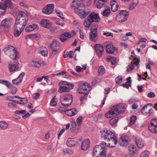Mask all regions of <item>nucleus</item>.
Returning a JSON list of instances; mask_svg holds the SVG:
<instances>
[{"label": "nucleus", "mask_w": 157, "mask_h": 157, "mask_svg": "<svg viewBox=\"0 0 157 157\" xmlns=\"http://www.w3.org/2000/svg\"><path fill=\"white\" fill-rule=\"evenodd\" d=\"M101 136L104 140L109 143L107 146L108 147L113 148L117 143V138L115 134L109 130L104 129L101 132Z\"/></svg>", "instance_id": "1"}, {"label": "nucleus", "mask_w": 157, "mask_h": 157, "mask_svg": "<svg viewBox=\"0 0 157 157\" xmlns=\"http://www.w3.org/2000/svg\"><path fill=\"white\" fill-rule=\"evenodd\" d=\"M71 9L74 10L75 13L80 16L82 19L86 17L89 12L85 11V5L83 3L78 4L75 3V0H73L71 5Z\"/></svg>", "instance_id": "2"}, {"label": "nucleus", "mask_w": 157, "mask_h": 157, "mask_svg": "<svg viewBox=\"0 0 157 157\" xmlns=\"http://www.w3.org/2000/svg\"><path fill=\"white\" fill-rule=\"evenodd\" d=\"M60 101L63 106L68 107L71 105L72 102L73 96L70 94H66L61 97Z\"/></svg>", "instance_id": "3"}, {"label": "nucleus", "mask_w": 157, "mask_h": 157, "mask_svg": "<svg viewBox=\"0 0 157 157\" xmlns=\"http://www.w3.org/2000/svg\"><path fill=\"white\" fill-rule=\"evenodd\" d=\"M28 19L27 15L25 12L20 11L16 18L15 22L25 26Z\"/></svg>", "instance_id": "4"}, {"label": "nucleus", "mask_w": 157, "mask_h": 157, "mask_svg": "<svg viewBox=\"0 0 157 157\" xmlns=\"http://www.w3.org/2000/svg\"><path fill=\"white\" fill-rule=\"evenodd\" d=\"M128 14V12L126 10H121L117 15L116 19L120 22H123L127 20Z\"/></svg>", "instance_id": "5"}, {"label": "nucleus", "mask_w": 157, "mask_h": 157, "mask_svg": "<svg viewBox=\"0 0 157 157\" xmlns=\"http://www.w3.org/2000/svg\"><path fill=\"white\" fill-rule=\"evenodd\" d=\"M90 85L88 83L81 84L78 89V93L80 94H87L90 90Z\"/></svg>", "instance_id": "6"}, {"label": "nucleus", "mask_w": 157, "mask_h": 157, "mask_svg": "<svg viewBox=\"0 0 157 157\" xmlns=\"http://www.w3.org/2000/svg\"><path fill=\"white\" fill-rule=\"evenodd\" d=\"M112 109L113 110L116 116L120 113H123L125 110L124 105L123 103H120L116 105L113 106Z\"/></svg>", "instance_id": "7"}, {"label": "nucleus", "mask_w": 157, "mask_h": 157, "mask_svg": "<svg viewBox=\"0 0 157 157\" xmlns=\"http://www.w3.org/2000/svg\"><path fill=\"white\" fill-rule=\"evenodd\" d=\"M12 23V19L6 18L2 21L0 25L4 30L8 31L10 29Z\"/></svg>", "instance_id": "8"}, {"label": "nucleus", "mask_w": 157, "mask_h": 157, "mask_svg": "<svg viewBox=\"0 0 157 157\" xmlns=\"http://www.w3.org/2000/svg\"><path fill=\"white\" fill-rule=\"evenodd\" d=\"M52 51V54L55 55L57 54L60 48V43L56 40H53L50 45Z\"/></svg>", "instance_id": "9"}, {"label": "nucleus", "mask_w": 157, "mask_h": 157, "mask_svg": "<svg viewBox=\"0 0 157 157\" xmlns=\"http://www.w3.org/2000/svg\"><path fill=\"white\" fill-rule=\"evenodd\" d=\"M130 141V139L128 136H121L120 138L119 143L121 146H126L128 145Z\"/></svg>", "instance_id": "10"}, {"label": "nucleus", "mask_w": 157, "mask_h": 157, "mask_svg": "<svg viewBox=\"0 0 157 157\" xmlns=\"http://www.w3.org/2000/svg\"><path fill=\"white\" fill-rule=\"evenodd\" d=\"M54 5L53 4H48L42 10V12L46 14H49L53 12Z\"/></svg>", "instance_id": "11"}, {"label": "nucleus", "mask_w": 157, "mask_h": 157, "mask_svg": "<svg viewBox=\"0 0 157 157\" xmlns=\"http://www.w3.org/2000/svg\"><path fill=\"white\" fill-rule=\"evenodd\" d=\"M97 29L96 28H93L90 33V39L94 42L96 41L98 39L97 34Z\"/></svg>", "instance_id": "12"}, {"label": "nucleus", "mask_w": 157, "mask_h": 157, "mask_svg": "<svg viewBox=\"0 0 157 157\" xmlns=\"http://www.w3.org/2000/svg\"><path fill=\"white\" fill-rule=\"evenodd\" d=\"M96 53L99 57L101 56L102 54L104 51L103 46L100 44H96L94 46Z\"/></svg>", "instance_id": "13"}, {"label": "nucleus", "mask_w": 157, "mask_h": 157, "mask_svg": "<svg viewBox=\"0 0 157 157\" xmlns=\"http://www.w3.org/2000/svg\"><path fill=\"white\" fill-rule=\"evenodd\" d=\"M92 22H98L100 20V18L98 13H91L88 17Z\"/></svg>", "instance_id": "14"}, {"label": "nucleus", "mask_w": 157, "mask_h": 157, "mask_svg": "<svg viewBox=\"0 0 157 157\" xmlns=\"http://www.w3.org/2000/svg\"><path fill=\"white\" fill-rule=\"evenodd\" d=\"M106 52L109 54H112L115 52H117V49L115 48L112 44L107 45L106 48Z\"/></svg>", "instance_id": "15"}, {"label": "nucleus", "mask_w": 157, "mask_h": 157, "mask_svg": "<svg viewBox=\"0 0 157 157\" xmlns=\"http://www.w3.org/2000/svg\"><path fill=\"white\" fill-rule=\"evenodd\" d=\"M0 3L2 5L3 7L2 8L5 10V12L7 7H9L10 9L13 8L12 3L10 0H6L4 4L2 2H0Z\"/></svg>", "instance_id": "16"}, {"label": "nucleus", "mask_w": 157, "mask_h": 157, "mask_svg": "<svg viewBox=\"0 0 157 157\" xmlns=\"http://www.w3.org/2000/svg\"><path fill=\"white\" fill-rule=\"evenodd\" d=\"M90 142L89 140H85L81 144V148L83 151L86 150L90 146Z\"/></svg>", "instance_id": "17"}, {"label": "nucleus", "mask_w": 157, "mask_h": 157, "mask_svg": "<svg viewBox=\"0 0 157 157\" xmlns=\"http://www.w3.org/2000/svg\"><path fill=\"white\" fill-rule=\"evenodd\" d=\"M38 29V26L37 24H32L26 27L25 30L27 32L29 33L35 30H37Z\"/></svg>", "instance_id": "18"}, {"label": "nucleus", "mask_w": 157, "mask_h": 157, "mask_svg": "<svg viewBox=\"0 0 157 157\" xmlns=\"http://www.w3.org/2000/svg\"><path fill=\"white\" fill-rule=\"evenodd\" d=\"M24 75V72H22L17 78L13 79L12 80L13 83L15 85H18V84L22 82V79Z\"/></svg>", "instance_id": "19"}, {"label": "nucleus", "mask_w": 157, "mask_h": 157, "mask_svg": "<svg viewBox=\"0 0 157 157\" xmlns=\"http://www.w3.org/2000/svg\"><path fill=\"white\" fill-rule=\"evenodd\" d=\"M65 113L69 116L75 115L78 112V111L75 108H72L65 111Z\"/></svg>", "instance_id": "20"}, {"label": "nucleus", "mask_w": 157, "mask_h": 157, "mask_svg": "<svg viewBox=\"0 0 157 157\" xmlns=\"http://www.w3.org/2000/svg\"><path fill=\"white\" fill-rule=\"evenodd\" d=\"M18 63L17 62L15 64L10 63L9 64L8 68L10 72H13L18 69Z\"/></svg>", "instance_id": "21"}, {"label": "nucleus", "mask_w": 157, "mask_h": 157, "mask_svg": "<svg viewBox=\"0 0 157 157\" xmlns=\"http://www.w3.org/2000/svg\"><path fill=\"white\" fill-rule=\"evenodd\" d=\"M40 23L43 27L46 28H49L51 26V24L50 23V21L48 20L43 19L41 21Z\"/></svg>", "instance_id": "22"}, {"label": "nucleus", "mask_w": 157, "mask_h": 157, "mask_svg": "<svg viewBox=\"0 0 157 157\" xmlns=\"http://www.w3.org/2000/svg\"><path fill=\"white\" fill-rule=\"evenodd\" d=\"M72 36H73L71 35L69 33H65L60 36V39L62 42H64L67 39V38H70Z\"/></svg>", "instance_id": "23"}, {"label": "nucleus", "mask_w": 157, "mask_h": 157, "mask_svg": "<svg viewBox=\"0 0 157 157\" xmlns=\"http://www.w3.org/2000/svg\"><path fill=\"white\" fill-rule=\"evenodd\" d=\"M149 105L151 106L152 105L151 103L148 104L144 106L141 109V111L142 114L146 115V116L148 115V111L149 108L148 107V106Z\"/></svg>", "instance_id": "24"}, {"label": "nucleus", "mask_w": 157, "mask_h": 157, "mask_svg": "<svg viewBox=\"0 0 157 157\" xmlns=\"http://www.w3.org/2000/svg\"><path fill=\"white\" fill-rule=\"evenodd\" d=\"M136 143L139 148H141L144 147V141L141 138L138 137H136Z\"/></svg>", "instance_id": "25"}, {"label": "nucleus", "mask_w": 157, "mask_h": 157, "mask_svg": "<svg viewBox=\"0 0 157 157\" xmlns=\"http://www.w3.org/2000/svg\"><path fill=\"white\" fill-rule=\"evenodd\" d=\"M60 87L59 89V92L62 93L64 92H69L70 90L72 88H71L70 86H59Z\"/></svg>", "instance_id": "26"}, {"label": "nucleus", "mask_w": 157, "mask_h": 157, "mask_svg": "<svg viewBox=\"0 0 157 157\" xmlns=\"http://www.w3.org/2000/svg\"><path fill=\"white\" fill-rule=\"evenodd\" d=\"M14 48H15L11 45H8L4 48V51L8 54L10 53L11 52L13 53V50H14Z\"/></svg>", "instance_id": "27"}, {"label": "nucleus", "mask_w": 157, "mask_h": 157, "mask_svg": "<svg viewBox=\"0 0 157 157\" xmlns=\"http://www.w3.org/2000/svg\"><path fill=\"white\" fill-rule=\"evenodd\" d=\"M29 66L30 67H33L39 68L40 67V63L39 61H37L35 60H33L29 64Z\"/></svg>", "instance_id": "28"}, {"label": "nucleus", "mask_w": 157, "mask_h": 157, "mask_svg": "<svg viewBox=\"0 0 157 157\" xmlns=\"http://www.w3.org/2000/svg\"><path fill=\"white\" fill-rule=\"evenodd\" d=\"M75 141L73 139L71 138H68L66 142L67 146L70 147L75 146Z\"/></svg>", "instance_id": "29"}, {"label": "nucleus", "mask_w": 157, "mask_h": 157, "mask_svg": "<svg viewBox=\"0 0 157 157\" xmlns=\"http://www.w3.org/2000/svg\"><path fill=\"white\" fill-rule=\"evenodd\" d=\"M92 22L90 19L88 18L87 17V18L85 20L83 24L85 29H86V28H89L90 27Z\"/></svg>", "instance_id": "30"}, {"label": "nucleus", "mask_w": 157, "mask_h": 157, "mask_svg": "<svg viewBox=\"0 0 157 157\" xmlns=\"http://www.w3.org/2000/svg\"><path fill=\"white\" fill-rule=\"evenodd\" d=\"M13 51L14 53L11 52L9 54V56L12 59L16 60L18 58V54L17 51L15 50V48H14V50Z\"/></svg>", "instance_id": "31"}, {"label": "nucleus", "mask_w": 157, "mask_h": 157, "mask_svg": "<svg viewBox=\"0 0 157 157\" xmlns=\"http://www.w3.org/2000/svg\"><path fill=\"white\" fill-rule=\"evenodd\" d=\"M59 86H70L71 88H73L74 85L72 83H70L66 81H61L59 84Z\"/></svg>", "instance_id": "32"}, {"label": "nucleus", "mask_w": 157, "mask_h": 157, "mask_svg": "<svg viewBox=\"0 0 157 157\" xmlns=\"http://www.w3.org/2000/svg\"><path fill=\"white\" fill-rule=\"evenodd\" d=\"M96 7L98 9H101L107 2V0H97Z\"/></svg>", "instance_id": "33"}, {"label": "nucleus", "mask_w": 157, "mask_h": 157, "mask_svg": "<svg viewBox=\"0 0 157 157\" xmlns=\"http://www.w3.org/2000/svg\"><path fill=\"white\" fill-rule=\"evenodd\" d=\"M105 117L107 118H110L112 117L116 116L113 110H110L105 114Z\"/></svg>", "instance_id": "34"}, {"label": "nucleus", "mask_w": 157, "mask_h": 157, "mask_svg": "<svg viewBox=\"0 0 157 157\" xmlns=\"http://www.w3.org/2000/svg\"><path fill=\"white\" fill-rule=\"evenodd\" d=\"M8 124L6 121H3L0 122V129H5L8 128Z\"/></svg>", "instance_id": "35"}, {"label": "nucleus", "mask_w": 157, "mask_h": 157, "mask_svg": "<svg viewBox=\"0 0 157 157\" xmlns=\"http://www.w3.org/2000/svg\"><path fill=\"white\" fill-rule=\"evenodd\" d=\"M19 27L18 26H14V29L13 32L14 35L15 37H18L21 34V33L22 32L23 30H20L17 29V27Z\"/></svg>", "instance_id": "36"}, {"label": "nucleus", "mask_w": 157, "mask_h": 157, "mask_svg": "<svg viewBox=\"0 0 157 157\" xmlns=\"http://www.w3.org/2000/svg\"><path fill=\"white\" fill-rule=\"evenodd\" d=\"M110 13V11L109 8L106 7L105 9L102 12L101 14L103 16L108 17Z\"/></svg>", "instance_id": "37"}, {"label": "nucleus", "mask_w": 157, "mask_h": 157, "mask_svg": "<svg viewBox=\"0 0 157 157\" xmlns=\"http://www.w3.org/2000/svg\"><path fill=\"white\" fill-rule=\"evenodd\" d=\"M101 150L100 147L99 146V145L95 146L94 147L93 151V156L95 157V156H96L97 155V152L98 151L100 152V151Z\"/></svg>", "instance_id": "38"}, {"label": "nucleus", "mask_w": 157, "mask_h": 157, "mask_svg": "<svg viewBox=\"0 0 157 157\" xmlns=\"http://www.w3.org/2000/svg\"><path fill=\"white\" fill-rule=\"evenodd\" d=\"M149 131L153 133H156L157 132V127L155 126L152 125L150 124L149 126Z\"/></svg>", "instance_id": "39"}, {"label": "nucleus", "mask_w": 157, "mask_h": 157, "mask_svg": "<svg viewBox=\"0 0 157 157\" xmlns=\"http://www.w3.org/2000/svg\"><path fill=\"white\" fill-rule=\"evenodd\" d=\"M99 154L98 155L95 156L94 157H106V153L105 150L104 149L101 150V151H100ZM106 157H113L111 156Z\"/></svg>", "instance_id": "40"}, {"label": "nucleus", "mask_w": 157, "mask_h": 157, "mask_svg": "<svg viewBox=\"0 0 157 157\" xmlns=\"http://www.w3.org/2000/svg\"><path fill=\"white\" fill-rule=\"evenodd\" d=\"M82 67H81L79 66H77L75 68L76 71L78 72H81L83 70H85L86 68V65L84 64L82 66Z\"/></svg>", "instance_id": "41"}, {"label": "nucleus", "mask_w": 157, "mask_h": 157, "mask_svg": "<svg viewBox=\"0 0 157 157\" xmlns=\"http://www.w3.org/2000/svg\"><path fill=\"white\" fill-rule=\"evenodd\" d=\"M106 60L107 62L111 61L112 65H114L116 63V59L114 57L109 56L106 58Z\"/></svg>", "instance_id": "42"}, {"label": "nucleus", "mask_w": 157, "mask_h": 157, "mask_svg": "<svg viewBox=\"0 0 157 157\" xmlns=\"http://www.w3.org/2000/svg\"><path fill=\"white\" fill-rule=\"evenodd\" d=\"M0 83L3 84L9 88H10V86H11V84L9 82L4 80H0Z\"/></svg>", "instance_id": "43"}, {"label": "nucleus", "mask_w": 157, "mask_h": 157, "mask_svg": "<svg viewBox=\"0 0 157 157\" xmlns=\"http://www.w3.org/2000/svg\"><path fill=\"white\" fill-rule=\"evenodd\" d=\"M128 150L130 154H134L136 151V148L133 145H131L128 147Z\"/></svg>", "instance_id": "44"}, {"label": "nucleus", "mask_w": 157, "mask_h": 157, "mask_svg": "<svg viewBox=\"0 0 157 157\" xmlns=\"http://www.w3.org/2000/svg\"><path fill=\"white\" fill-rule=\"evenodd\" d=\"M136 119V117L135 116H132L130 119V122L129 124L130 126H132L134 124Z\"/></svg>", "instance_id": "45"}, {"label": "nucleus", "mask_w": 157, "mask_h": 157, "mask_svg": "<svg viewBox=\"0 0 157 157\" xmlns=\"http://www.w3.org/2000/svg\"><path fill=\"white\" fill-rule=\"evenodd\" d=\"M41 54L44 56H45L47 55L48 51L47 49L45 47L43 48L40 51Z\"/></svg>", "instance_id": "46"}, {"label": "nucleus", "mask_w": 157, "mask_h": 157, "mask_svg": "<svg viewBox=\"0 0 157 157\" xmlns=\"http://www.w3.org/2000/svg\"><path fill=\"white\" fill-rule=\"evenodd\" d=\"M118 120L117 118H112L109 121V123L112 126H114L116 124Z\"/></svg>", "instance_id": "47"}, {"label": "nucleus", "mask_w": 157, "mask_h": 157, "mask_svg": "<svg viewBox=\"0 0 157 157\" xmlns=\"http://www.w3.org/2000/svg\"><path fill=\"white\" fill-rule=\"evenodd\" d=\"M138 4V2L136 1L135 2H133L132 3L129 7V9L130 10H133L135 7L137 6Z\"/></svg>", "instance_id": "48"}, {"label": "nucleus", "mask_w": 157, "mask_h": 157, "mask_svg": "<svg viewBox=\"0 0 157 157\" xmlns=\"http://www.w3.org/2000/svg\"><path fill=\"white\" fill-rule=\"evenodd\" d=\"M7 105L9 108L13 109L17 107L16 105L13 102H9L8 103Z\"/></svg>", "instance_id": "49"}, {"label": "nucleus", "mask_w": 157, "mask_h": 157, "mask_svg": "<svg viewBox=\"0 0 157 157\" xmlns=\"http://www.w3.org/2000/svg\"><path fill=\"white\" fill-rule=\"evenodd\" d=\"M118 7V5L117 3H116L114 5L111 6V10L113 12H116L117 10Z\"/></svg>", "instance_id": "50"}, {"label": "nucleus", "mask_w": 157, "mask_h": 157, "mask_svg": "<svg viewBox=\"0 0 157 157\" xmlns=\"http://www.w3.org/2000/svg\"><path fill=\"white\" fill-rule=\"evenodd\" d=\"M10 89L11 93L12 94H16L17 91V89L14 86H12L11 85V86H10Z\"/></svg>", "instance_id": "51"}, {"label": "nucleus", "mask_w": 157, "mask_h": 157, "mask_svg": "<svg viewBox=\"0 0 157 157\" xmlns=\"http://www.w3.org/2000/svg\"><path fill=\"white\" fill-rule=\"evenodd\" d=\"M105 70L104 67L102 66L99 67L98 69V73L101 75H103L105 73Z\"/></svg>", "instance_id": "52"}, {"label": "nucleus", "mask_w": 157, "mask_h": 157, "mask_svg": "<svg viewBox=\"0 0 157 157\" xmlns=\"http://www.w3.org/2000/svg\"><path fill=\"white\" fill-rule=\"evenodd\" d=\"M82 117L81 116H80L76 120V123L78 125V126H79L81 124L82 122Z\"/></svg>", "instance_id": "53"}, {"label": "nucleus", "mask_w": 157, "mask_h": 157, "mask_svg": "<svg viewBox=\"0 0 157 157\" xmlns=\"http://www.w3.org/2000/svg\"><path fill=\"white\" fill-rule=\"evenodd\" d=\"M107 144H106V143L104 142H102L100 144V145H99L101 149H104V150H105V147H107Z\"/></svg>", "instance_id": "54"}, {"label": "nucleus", "mask_w": 157, "mask_h": 157, "mask_svg": "<svg viewBox=\"0 0 157 157\" xmlns=\"http://www.w3.org/2000/svg\"><path fill=\"white\" fill-rule=\"evenodd\" d=\"M18 26V27H17V29L20 30H23L25 26L15 22V25L14 26Z\"/></svg>", "instance_id": "55"}, {"label": "nucleus", "mask_w": 157, "mask_h": 157, "mask_svg": "<svg viewBox=\"0 0 157 157\" xmlns=\"http://www.w3.org/2000/svg\"><path fill=\"white\" fill-rule=\"evenodd\" d=\"M134 63L131 62L130 64L128 66L127 71H131L134 69Z\"/></svg>", "instance_id": "56"}, {"label": "nucleus", "mask_w": 157, "mask_h": 157, "mask_svg": "<svg viewBox=\"0 0 157 157\" xmlns=\"http://www.w3.org/2000/svg\"><path fill=\"white\" fill-rule=\"evenodd\" d=\"M55 98L56 96H55L52 99L51 101L50 105L51 106H55L57 104V102L55 101Z\"/></svg>", "instance_id": "57"}, {"label": "nucleus", "mask_w": 157, "mask_h": 157, "mask_svg": "<svg viewBox=\"0 0 157 157\" xmlns=\"http://www.w3.org/2000/svg\"><path fill=\"white\" fill-rule=\"evenodd\" d=\"M21 104H26L27 102V99L26 98H20Z\"/></svg>", "instance_id": "58"}, {"label": "nucleus", "mask_w": 157, "mask_h": 157, "mask_svg": "<svg viewBox=\"0 0 157 157\" xmlns=\"http://www.w3.org/2000/svg\"><path fill=\"white\" fill-rule=\"evenodd\" d=\"M150 124L157 127V119H153L151 121Z\"/></svg>", "instance_id": "59"}, {"label": "nucleus", "mask_w": 157, "mask_h": 157, "mask_svg": "<svg viewBox=\"0 0 157 157\" xmlns=\"http://www.w3.org/2000/svg\"><path fill=\"white\" fill-rule=\"evenodd\" d=\"M140 157H149V155L147 152L142 153Z\"/></svg>", "instance_id": "60"}, {"label": "nucleus", "mask_w": 157, "mask_h": 157, "mask_svg": "<svg viewBox=\"0 0 157 157\" xmlns=\"http://www.w3.org/2000/svg\"><path fill=\"white\" fill-rule=\"evenodd\" d=\"M122 78L121 77H117L116 78V82L117 83H119L122 82Z\"/></svg>", "instance_id": "61"}, {"label": "nucleus", "mask_w": 157, "mask_h": 157, "mask_svg": "<svg viewBox=\"0 0 157 157\" xmlns=\"http://www.w3.org/2000/svg\"><path fill=\"white\" fill-rule=\"evenodd\" d=\"M26 112V111L24 110H16L14 113L15 114H23L24 113Z\"/></svg>", "instance_id": "62"}, {"label": "nucleus", "mask_w": 157, "mask_h": 157, "mask_svg": "<svg viewBox=\"0 0 157 157\" xmlns=\"http://www.w3.org/2000/svg\"><path fill=\"white\" fill-rule=\"evenodd\" d=\"M40 96V94L39 93H35L33 95V98L34 99H36L38 98Z\"/></svg>", "instance_id": "63"}, {"label": "nucleus", "mask_w": 157, "mask_h": 157, "mask_svg": "<svg viewBox=\"0 0 157 157\" xmlns=\"http://www.w3.org/2000/svg\"><path fill=\"white\" fill-rule=\"evenodd\" d=\"M155 96V95L153 92H150L147 94V96L149 98H154Z\"/></svg>", "instance_id": "64"}]
</instances>
